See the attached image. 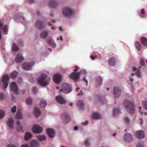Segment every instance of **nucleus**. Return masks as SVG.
I'll list each match as a JSON object with an SVG mask.
<instances>
[{"label":"nucleus","mask_w":147,"mask_h":147,"mask_svg":"<svg viewBox=\"0 0 147 147\" xmlns=\"http://www.w3.org/2000/svg\"><path fill=\"white\" fill-rule=\"evenodd\" d=\"M123 105L127 111L129 113H133L134 111V106L132 102L125 100L124 101Z\"/></svg>","instance_id":"f257e3e1"},{"label":"nucleus","mask_w":147,"mask_h":147,"mask_svg":"<svg viewBox=\"0 0 147 147\" xmlns=\"http://www.w3.org/2000/svg\"><path fill=\"white\" fill-rule=\"evenodd\" d=\"M47 77V75L46 74L42 73L37 79V82L41 86H46L49 84V82L46 80Z\"/></svg>","instance_id":"f03ea898"},{"label":"nucleus","mask_w":147,"mask_h":147,"mask_svg":"<svg viewBox=\"0 0 147 147\" xmlns=\"http://www.w3.org/2000/svg\"><path fill=\"white\" fill-rule=\"evenodd\" d=\"M72 89L69 85L67 83H64L62 86L60 91L65 94H67L71 92Z\"/></svg>","instance_id":"7ed1b4c3"},{"label":"nucleus","mask_w":147,"mask_h":147,"mask_svg":"<svg viewBox=\"0 0 147 147\" xmlns=\"http://www.w3.org/2000/svg\"><path fill=\"white\" fill-rule=\"evenodd\" d=\"M63 14L66 17H69L73 16V11L70 8L68 7L64 8L62 10Z\"/></svg>","instance_id":"20e7f679"},{"label":"nucleus","mask_w":147,"mask_h":147,"mask_svg":"<svg viewBox=\"0 0 147 147\" xmlns=\"http://www.w3.org/2000/svg\"><path fill=\"white\" fill-rule=\"evenodd\" d=\"M123 139L125 142H131L134 140L132 134L129 133H126L124 135Z\"/></svg>","instance_id":"39448f33"},{"label":"nucleus","mask_w":147,"mask_h":147,"mask_svg":"<svg viewBox=\"0 0 147 147\" xmlns=\"http://www.w3.org/2000/svg\"><path fill=\"white\" fill-rule=\"evenodd\" d=\"M9 80V77L8 75H4L3 77L2 82L3 83V86L4 88H6L7 86Z\"/></svg>","instance_id":"423d86ee"},{"label":"nucleus","mask_w":147,"mask_h":147,"mask_svg":"<svg viewBox=\"0 0 147 147\" xmlns=\"http://www.w3.org/2000/svg\"><path fill=\"white\" fill-rule=\"evenodd\" d=\"M61 117L63 119L64 123L65 124L68 123L71 121L69 116L67 113H63L61 115Z\"/></svg>","instance_id":"0eeeda50"},{"label":"nucleus","mask_w":147,"mask_h":147,"mask_svg":"<svg viewBox=\"0 0 147 147\" xmlns=\"http://www.w3.org/2000/svg\"><path fill=\"white\" fill-rule=\"evenodd\" d=\"M81 72L79 71L78 72H73L69 76V78L75 81L78 79L80 77Z\"/></svg>","instance_id":"6e6552de"},{"label":"nucleus","mask_w":147,"mask_h":147,"mask_svg":"<svg viewBox=\"0 0 147 147\" xmlns=\"http://www.w3.org/2000/svg\"><path fill=\"white\" fill-rule=\"evenodd\" d=\"M42 130V128L38 125H35L32 128L33 132L35 133H39L41 132Z\"/></svg>","instance_id":"1a4fd4ad"},{"label":"nucleus","mask_w":147,"mask_h":147,"mask_svg":"<svg viewBox=\"0 0 147 147\" xmlns=\"http://www.w3.org/2000/svg\"><path fill=\"white\" fill-rule=\"evenodd\" d=\"M10 90L16 94L18 93V88L16 82H12L10 85Z\"/></svg>","instance_id":"9d476101"},{"label":"nucleus","mask_w":147,"mask_h":147,"mask_svg":"<svg viewBox=\"0 0 147 147\" xmlns=\"http://www.w3.org/2000/svg\"><path fill=\"white\" fill-rule=\"evenodd\" d=\"M121 91L118 87H115L113 88V93L116 98L119 97L120 95Z\"/></svg>","instance_id":"9b49d317"},{"label":"nucleus","mask_w":147,"mask_h":147,"mask_svg":"<svg viewBox=\"0 0 147 147\" xmlns=\"http://www.w3.org/2000/svg\"><path fill=\"white\" fill-rule=\"evenodd\" d=\"M53 81L57 84L60 83L61 80V76L59 74H56L53 76Z\"/></svg>","instance_id":"f8f14e48"},{"label":"nucleus","mask_w":147,"mask_h":147,"mask_svg":"<svg viewBox=\"0 0 147 147\" xmlns=\"http://www.w3.org/2000/svg\"><path fill=\"white\" fill-rule=\"evenodd\" d=\"M135 135L138 139H142L144 137L145 134L143 131L140 130L136 132Z\"/></svg>","instance_id":"ddd939ff"},{"label":"nucleus","mask_w":147,"mask_h":147,"mask_svg":"<svg viewBox=\"0 0 147 147\" xmlns=\"http://www.w3.org/2000/svg\"><path fill=\"white\" fill-rule=\"evenodd\" d=\"M56 99V101L61 104H65L66 103V100L60 95L57 96Z\"/></svg>","instance_id":"4468645a"},{"label":"nucleus","mask_w":147,"mask_h":147,"mask_svg":"<svg viewBox=\"0 0 147 147\" xmlns=\"http://www.w3.org/2000/svg\"><path fill=\"white\" fill-rule=\"evenodd\" d=\"M24 58L22 54L18 53L16 55L15 60L17 63H20L23 60Z\"/></svg>","instance_id":"2eb2a0df"},{"label":"nucleus","mask_w":147,"mask_h":147,"mask_svg":"<svg viewBox=\"0 0 147 147\" xmlns=\"http://www.w3.org/2000/svg\"><path fill=\"white\" fill-rule=\"evenodd\" d=\"M47 132L50 138L54 137L55 134V131L53 129L51 128H48L47 129Z\"/></svg>","instance_id":"dca6fc26"},{"label":"nucleus","mask_w":147,"mask_h":147,"mask_svg":"<svg viewBox=\"0 0 147 147\" xmlns=\"http://www.w3.org/2000/svg\"><path fill=\"white\" fill-rule=\"evenodd\" d=\"M77 105L80 109L83 110L85 108V105L81 100H78Z\"/></svg>","instance_id":"f3484780"},{"label":"nucleus","mask_w":147,"mask_h":147,"mask_svg":"<svg viewBox=\"0 0 147 147\" xmlns=\"http://www.w3.org/2000/svg\"><path fill=\"white\" fill-rule=\"evenodd\" d=\"M36 26L39 29H41L44 28L43 23L40 21H38L35 24Z\"/></svg>","instance_id":"a211bd4d"},{"label":"nucleus","mask_w":147,"mask_h":147,"mask_svg":"<svg viewBox=\"0 0 147 147\" xmlns=\"http://www.w3.org/2000/svg\"><path fill=\"white\" fill-rule=\"evenodd\" d=\"M49 30H43L40 33V37L42 38H45L48 36Z\"/></svg>","instance_id":"6ab92c4d"},{"label":"nucleus","mask_w":147,"mask_h":147,"mask_svg":"<svg viewBox=\"0 0 147 147\" xmlns=\"http://www.w3.org/2000/svg\"><path fill=\"white\" fill-rule=\"evenodd\" d=\"M22 65L23 69L25 70H29L32 67L31 64L28 63H24Z\"/></svg>","instance_id":"aec40b11"},{"label":"nucleus","mask_w":147,"mask_h":147,"mask_svg":"<svg viewBox=\"0 0 147 147\" xmlns=\"http://www.w3.org/2000/svg\"><path fill=\"white\" fill-rule=\"evenodd\" d=\"M34 113L36 117H39L41 114V113L39 109L36 107L34 108Z\"/></svg>","instance_id":"412c9836"},{"label":"nucleus","mask_w":147,"mask_h":147,"mask_svg":"<svg viewBox=\"0 0 147 147\" xmlns=\"http://www.w3.org/2000/svg\"><path fill=\"white\" fill-rule=\"evenodd\" d=\"M13 120L12 118H10L7 121V125L10 129L13 128Z\"/></svg>","instance_id":"4be33fe9"},{"label":"nucleus","mask_w":147,"mask_h":147,"mask_svg":"<svg viewBox=\"0 0 147 147\" xmlns=\"http://www.w3.org/2000/svg\"><path fill=\"white\" fill-rule=\"evenodd\" d=\"M132 71L135 74H136L137 76L140 78L141 75L140 73V70L135 67H133L132 69Z\"/></svg>","instance_id":"5701e85b"},{"label":"nucleus","mask_w":147,"mask_h":147,"mask_svg":"<svg viewBox=\"0 0 147 147\" xmlns=\"http://www.w3.org/2000/svg\"><path fill=\"white\" fill-rule=\"evenodd\" d=\"M48 44L52 47H55L56 46V44L54 40L52 39H49L47 41Z\"/></svg>","instance_id":"b1692460"},{"label":"nucleus","mask_w":147,"mask_h":147,"mask_svg":"<svg viewBox=\"0 0 147 147\" xmlns=\"http://www.w3.org/2000/svg\"><path fill=\"white\" fill-rule=\"evenodd\" d=\"M115 63V58L114 57H111L109 60L108 63L110 66L114 65Z\"/></svg>","instance_id":"393cba45"},{"label":"nucleus","mask_w":147,"mask_h":147,"mask_svg":"<svg viewBox=\"0 0 147 147\" xmlns=\"http://www.w3.org/2000/svg\"><path fill=\"white\" fill-rule=\"evenodd\" d=\"M31 147H38L39 145L38 142L36 141H32L30 143Z\"/></svg>","instance_id":"a878e982"},{"label":"nucleus","mask_w":147,"mask_h":147,"mask_svg":"<svg viewBox=\"0 0 147 147\" xmlns=\"http://www.w3.org/2000/svg\"><path fill=\"white\" fill-rule=\"evenodd\" d=\"M58 4L57 2L54 1H50L49 2V5L53 7H55Z\"/></svg>","instance_id":"bb28decb"},{"label":"nucleus","mask_w":147,"mask_h":147,"mask_svg":"<svg viewBox=\"0 0 147 147\" xmlns=\"http://www.w3.org/2000/svg\"><path fill=\"white\" fill-rule=\"evenodd\" d=\"M22 114L20 109H18L16 113V117L18 119H21L22 118Z\"/></svg>","instance_id":"cd10ccee"},{"label":"nucleus","mask_w":147,"mask_h":147,"mask_svg":"<svg viewBox=\"0 0 147 147\" xmlns=\"http://www.w3.org/2000/svg\"><path fill=\"white\" fill-rule=\"evenodd\" d=\"M18 74V72L16 71H12L10 74V77L11 78L14 79L16 78Z\"/></svg>","instance_id":"c85d7f7f"},{"label":"nucleus","mask_w":147,"mask_h":147,"mask_svg":"<svg viewBox=\"0 0 147 147\" xmlns=\"http://www.w3.org/2000/svg\"><path fill=\"white\" fill-rule=\"evenodd\" d=\"M93 118L95 119H100V115L98 113H94L92 114Z\"/></svg>","instance_id":"c756f323"},{"label":"nucleus","mask_w":147,"mask_h":147,"mask_svg":"<svg viewBox=\"0 0 147 147\" xmlns=\"http://www.w3.org/2000/svg\"><path fill=\"white\" fill-rule=\"evenodd\" d=\"M47 105V102L45 100H42L40 102V106L41 107L44 108Z\"/></svg>","instance_id":"7c9ffc66"},{"label":"nucleus","mask_w":147,"mask_h":147,"mask_svg":"<svg viewBox=\"0 0 147 147\" xmlns=\"http://www.w3.org/2000/svg\"><path fill=\"white\" fill-rule=\"evenodd\" d=\"M141 40L142 44L144 46H147V39L144 37H142Z\"/></svg>","instance_id":"2f4dec72"},{"label":"nucleus","mask_w":147,"mask_h":147,"mask_svg":"<svg viewBox=\"0 0 147 147\" xmlns=\"http://www.w3.org/2000/svg\"><path fill=\"white\" fill-rule=\"evenodd\" d=\"M123 121L125 123L128 124L130 123V120L128 117H125L123 119Z\"/></svg>","instance_id":"473e14b6"},{"label":"nucleus","mask_w":147,"mask_h":147,"mask_svg":"<svg viewBox=\"0 0 147 147\" xmlns=\"http://www.w3.org/2000/svg\"><path fill=\"white\" fill-rule=\"evenodd\" d=\"M135 45L136 47V48L137 49L138 51H139L141 48V46L140 44L138 42L136 41L135 44Z\"/></svg>","instance_id":"72a5a7b5"},{"label":"nucleus","mask_w":147,"mask_h":147,"mask_svg":"<svg viewBox=\"0 0 147 147\" xmlns=\"http://www.w3.org/2000/svg\"><path fill=\"white\" fill-rule=\"evenodd\" d=\"M32 136V135L29 132H27L26 134L25 137L24 139L25 140H27L30 138Z\"/></svg>","instance_id":"f704fd0d"},{"label":"nucleus","mask_w":147,"mask_h":147,"mask_svg":"<svg viewBox=\"0 0 147 147\" xmlns=\"http://www.w3.org/2000/svg\"><path fill=\"white\" fill-rule=\"evenodd\" d=\"M97 84L99 86L102 84V80L100 77H98L97 78Z\"/></svg>","instance_id":"c9c22d12"},{"label":"nucleus","mask_w":147,"mask_h":147,"mask_svg":"<svg viewBox=\"0 0 147 147\" xmlns=\"http://www.w3.org/2000/svg\"><path fill=\"white\" fill-rule=\"evenodd\" d=\"M20 121H17L16 124L17 125V130L18 131H20L22 130V128L20 125Z\"/></svg>","instance_id":"e433bc0d"},{"label":"nucleus","mask_w":147,"mask_h":147,"mask_svg":"<svg viewBox=\"0 0 147 147\" xmlns=\"http://www.w3.org/2000/svg\"><path fill=\"white\" fill-rule=\"evenodd\" d=\"M120 111L119 109L117 107H115L114 109L113 114L115 116L116 114L120 113Z\"/></svg>","instance_id":"4c0bfd02"},{"label":"nucleus","mask_w":147,"mask_h":147,"mask_svg":"<svg viewBox=\"0 0 147 147\" xmlns=\"http://www.w3.org/2000/svg\"><path fill=\"white\" fill-rule=\"evenodd\" d=\"M6 98V96L2 92H0V100H3Z\"/></svg>","instance_id":"58836bf2"},{"label":"nucleus","mask_w":147,"mask_h":147,"mask_svg":"<svg viewBox=\"0 0 147 147\" xmlns=\"http://www.w3.org/2000/svg\"><path fill=\"white\" fill-rule=\"evenodd\" d=\"M38 139L40 141L45 140H46V137L44 135L39 136L37 137Z\"/></svg>","instance_id":"ea45409f"},{"label":"nucleus","mask_w":147,"mask_h":147,"mask_svg":"<svg viewBox=\"0 0 147 147\" xmlns=\"http://www.w3.org/2000/svg\"><path fill=\"white\" fill-rule=\"evenodd\" d=\"M12 49L13 51H17L18 50V48L17 45L13 43L12 47Z\"/></svg>","instance_id":"a19ab883"},{"label":"nucleus","mask_w":147,"mask_h":147,"mask_svg":"<svg viewBox=\"0 0 147 147\" xmlns=\"http://www.w3.org/2000/svg\"><path fill=\"white\" fill-rule=\"evenodd\" d=\"M26 102L27 105H30L32 103V100L31 98H28L26 99Z\"/></svg>","instance_id":"79ce46f5"},{"label":"nucleus","mask_w":147,"mask_h":147,"mask_svg":"<svg viewBox=\"0 0 147 147\" xmlns=\"http://www.w3.org/2000/svg\"><path fill=\"white\" fill-rule=\"evenodd\" d=\"M5 113L3 111L0 110V119H2L5 116Z\"/></svg>","instance_id":"37998d69"},{"label":"nucleus","mask_w":147,"mask_h":147,"mask_svg":"<svg viewBox=\"0 0 147 147\" xmlns=\"http://www.w3.org/2000/svg\"><path fill=\"white\" fill-rule=\"evenodd\" d=\"M84 144L87 147H89L90 146V143L88 142V139H86L85 140Z\"/></svg>","instance_id":"c03bdc74"},{"label":"nucleus","mask_w":147,"mask_h":147,"mask_svg":"<svg viewBox=\"0 0 147 147\" xmlns=\"http://www.w3.org/2000/svg\"><path fill=\"white\" fill-rule=\"evenodd\" d=\"M142 104L144 109H147V101H144L142 102Z\"/></svg>","instance_id":"a18cd8bd"},{"label":"nucleus","mask_w":147,"mask_h":147,"mask_svg":"<svg viewBox=\"0 0 147 147\" xmlns=\"http://www.w3.org/2000/svg\"><path fill=\"white\" fill-rule=\"evenodd\" d=\"M17 107L16 106H14L11 109V111L12 113H13L16 112Z\"/></svg>","instance_id":"49530a36"},{"label":"nucleus","mask_w":147,"mask_h":147,"mask_svg":"<svg viewBox=\"0 0 147 147\" xmlns=\"http://www.w3.org/2000/svg\"><path fill=\"white\" fill-rule=\"evenodd\" d=\"M22 82V79L21 77L18 78L17 80V83L18 84H20Z\"/></svg>","instance_id":"de8ad7c7"},{"label":"nucleus","mask_w":147,"mask_h":147,"mask_svg":"<svg viewBox=\"0 0 147 147\" xmlns=\"http://www.w3.org/2000/svg\"><path fill=\"white\" fill-rule=\"evenodd\" d=\"M144 144L143 143H139L137 144L136 147H143Z\"/></svg>","instance_id":"09e8293b"},{"label":"nucleus","mask_w":147,"mask_h":147,"mask_svg":"<svg viewBox=\"0 0 147 147\" xmlns=\"http://www.w3.org/2000/svg\"><path fill=\"white\" fill-rule=\"evenodd\" d=\"M140 64L142 66H144L145 65V63L143 60L141 59L140 60Z\"/></svg>","instance_id":"8fccbe9b"},{"label":"nucleus","mask_w":147,"mask_h":147,"mask_svg":"<svg viewBox=\"0 0 147 147\" xmlns=\"http://www.w3.org/2000/svg\"><path fill=\"white\" fill-rule=\"evenodd\" d=\"M32 91L34 93H36L37 91V89L36 87H33L32 88Z\"/></svg>","instance_id":"3c124183"},{"label":"nucleus","mask_w":147,"mask_h":147,"mask_svg":"<svg viewBox=\"0 0 147 147\" xmlns=\"http://www.w3.org/2000/svg\"><path fill=\"white\" fill-rule=\"evenodd\" d=\"M88 121H86L84 122H82V124L84 125H86L88 124Z\"/></svg>","instance_id":"603ef678"},{"label":"nucleus","mask_w":147,"mask_h":147,"mask_svg":"<svg viewBox=\"0 0 147 147\" xmlns=\"http://www.w3.org/2000/svg\"><path fill=\"white\" fill-rule=\"evenodd\" d=\"M7 147H17L16 146L12 144H8L7 145Z\"/></svg>","instance_id":"864d4df0"},{"label":"nucleus","mask_w":147,"mask_h":147,"mask_svg":"<svg viewBox=\"0 0 147 147\" xmlns=\"http://www.w3.org/2000/svg\"><path fill=\"white\" fill-rule=\"evenodd\" d=\"M60 40L61 41H62L63 40V37L62 36H60V38H57V40Z\"/></svg>","instance_id":"5fc2aeb1"},{"label":"nucleus","mask_w":147,"mask_h":147,"mask_svg":"<svg viewBox=\"0 0 147 147\" xmlns=\"http://www.w3.org/2000/svg\"><path fill=\"white\" fill-rule=\"evenodd\" d=\"M21 147H29V146L27 144H24Z\"/></svg>","instance_id":"6e6d98bb"},{"label":"nucleus","mask_w":147,"mask_h":147,"mask_svg":"<svg viewBox=\"0 0 147 147\" xmlns=\"http://www.w3.org/2000/svg\"><path fill=\"white\" fill-rule=\"evenodd\" d=\"M145 14V10L144 9H142L141 11V14L144 15Z\"/></svg>","instance_id":"4d7b16f0"},{"label":"nucleus","mask_w":147,"mask_h":147,"mask_svg":"<svg viewBox=\"0 0 147 147\" xmlns=\"http://www.w3.org/2000/svg\"><path fill=\"white\" fill-rule=\"evenodd\" d=\"M83 94V92L82 90H81L80 92L77 95L78 96H80Z\"/></svg>","instance_id":"13d9d810"},{"label":"nucleus","mask_w":147,"mask_h":147,"mask_svg":"<svg viewBox=\"0 0 147 147\" xmlns=\"http://www.w3.org/2000/svg\"><path fill=\"white\" fill-rule=\"evenodd\" d=\"M141 109V107H139V112L141 114H143V112H141L140 110Z\"/></svg>","instance_id":"bf43d9fd"},{"label":"nucleus","mask_w":147,"mask_h":147,"mask_svg":"<svg viewBox=\"0 0 147 147\" xmlns=\"http://www.w3.org/2000/svg\"><path fill=\"white\" fill-rule=\"evenodd\" d=\"M75 69L74 70V71H78V67L76 66H75Z\"/></svg>","instance_id":"052dcab7"},{"label":"nucleus","mask_w":147,"mask_h":147,"mask_svg":"<svg viewBox=\"0 0 147 147\" xmlns=\"http://www.w3.org/2000/svg\"><path fill=\"white\" fill-rule=\"evenodd\" d=\"M83 80H84V81L86 82V86H87V84H88V81H87V80H86L85 78H84Z\"/></svg>","instance_id":"680f3d73"},{"label":"nucleus","mask_w":147,"mask_h":147,"mask_svg":"<svg viewBox=\"0 0 147 147\" xmlns=\"http://www.w3.org/2000/svg\"><path fill=\"white\" fill-rule=\"evenodd\" d=\"M90 57L92 60H94L95 59L94 57L92 55H90Z\"/></svg>","instance_id":"e2e57ef3"},{"label":"nucleus","mask_w":147,"mask_h":147,"mask_svg":"<svg viewBox=\"0 0 147 147\" xmlns=\"http://www.w3.org/2000/svg\"><path fill=\"white\" fill-rule=\"evenodd\" d=\"M140 124L141 125H142L143 123V120L142 119H140Z\"/></svg>","instance_id":"0e129e2a"},{"label":"nucleus","mask_w":147,"mask_h":147,"mask_svg":"<svg viewBox=\"0 0 147 147\" xmlns=\"http://www.w3.org/2000/svg\"><path fill=\"white\" fill-rule=\"evenodd\" d=\"M78 129V127L77 126H75L74 127V130H76Z\"/></svg>","instance_id":"69168bd1"},{"label":"nucleus","mask_w":147,"mask_h":147,"mask_svg":"<svg viewBox=\"0 0 147 147\" xmlns=\"http://www.w3.org/2000/svg\"><path fill=\"white\" fill-rule=\"evenodd\" d=\"M129 80L131 82H133V79L132 78H129Z\"/></svg>","instance_id":"338daca9"},{"label":"nucleus","mask_w":147,"mask_h":147,"mask_svg":"<svg viewBox=\"0 0 147 147\" xmlns=\"http://www.w3.org/2000/svg\"><path fill=\"white\" fill-rule=\"evenodd\" d=\"M59 30H61V31H62V27L61 26H60L59 27Z\"/></svg>","instance_id":"774afa93"}]
</instances>
